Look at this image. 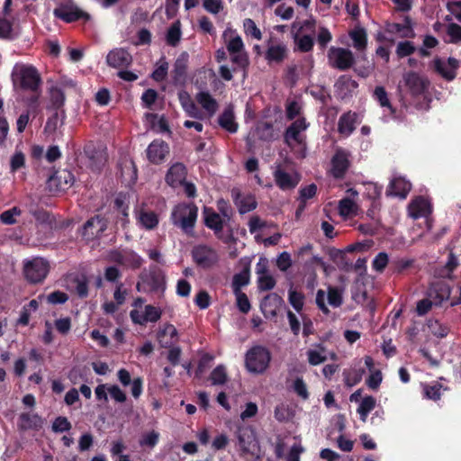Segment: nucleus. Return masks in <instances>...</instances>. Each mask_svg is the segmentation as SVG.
I'll list each match as a JSON object with an SVG mask.
<instances>
[{"mask_svg": "<svg viewBox=\"0 0 461 461\" xmlns=\"http://www.w3.org/2000/svg\"><path fill=\"white\" fill-rule=\"evenodd\" d=\"M186 176V168L184 164L182 163H175L170 167L168 169L167 176H166V182L173 186L176 187L177 185H181L185 183Z\"/></svg>", "mask_w": 461, "mask_h": 461, "instance_id": "nucleus-28", "label": "nucleus"}, {"mask_svg": "<svg viewBox=\"0 0 461 461\" xmlns=\"http://www.w3.org/2000/svg\"><path fill=\"white\" fill-rule=\"evenodd\" d=\"M256 136L265 141H270L275 139L274 126L271 122H258L255 129Z\"/></svg>", "mask_w": 461, "mask_h": 461, "instance_id": "nucleus-35", "label": "nucleus"}, {"mask_svg": "<svg viewBox=\"0 0 461 461\" xmlns=\"http://www.w3.org/2000/svg\"><path fill=\"white\" fill-rule=\"evenodd\" d=\"M50 102L55 110L59 109L65 103L64 92L58 86H51L50 89Z\"/></svg>", "mask_w": 461, "mask_h": 461, "instance_id": "nucleus-49", "label": "nucleus"}, {"mask_svg": "<svg viewBox=\"0 0 461 461\" xmlns=\"http://www.w3.org/2000/svg\"><path fill=\"white\" fill-rule=\"evenodd\" d=\"M193 83L200 92L208 91L209 84L213 85L216 88L220 82L212 68H202L194 73L193 77Z\"/></svg>", "mask_w": 461, "mask_h": 461, "instance_id": "nucleus-14", "label": "nucleus"}, {"mask_svg": "<svg viewBox=\"0 0 461 461\" xmlns=\"http://www.w3.org/2000/svg\"><path fill=\"white\" fill-rule=\"evenodd\" d=\"M169 153V147L167 142L161 140L152 141L147 149V157L153 164L161 163Z\"/></svg>", "mask_w": 461, "mask_h": 461, "instance_id": "nucleus-22", "label": "nucleus"}, {"mask_svg": "<svg viewBox=\"0 0 461 461\" xmlns=\"http://www.w3.org/2000/svg\"><path fill=\"white\" fill-rule=\"evenodd\" d=\"M330 65L340 71H346L353 68L356 59L353 52L346 48L331 47L328 51Z\"/></svg>", "mask_w": 461, "mask_h": 461, "instance_id": "nucleus-5", "label": "nucleus"}, {"mask_svg": "<svg viewBox=\"0 0 461 461\" xmlns=\"http://www.w3.org/2000/svg\"><path fill=\"white\" fill-rule=\"evenodd\" d=\"M391 264L393 267V271L400 274L411 267L413 264V260L408 258H398L393 260Z\"/></svg>", "mask_w": 461, "mask_h": 461, "instance_id": "nucleus-64", "label": "nucleus"}, {"mask_svg": "<svg viewBox=\"0 0 461 461\" xmlns=\"http://www.w3.org/2000/svg\"><path fill=\"white\" fill-rule=\"evenodd\" d=\"M168 69V63L165 60V58H162L159 60L158 67L153 71L151 77L158 82L163 81L167 75Z\"/></svg>", "mask_w": 461, "mask_h": 461, "instance_id": "nucleus-56", "label": "nucleus"}, {"mask_svg": "<svg viewBox=\"0 0 461 461\" xmlns=\"http://www.w3.org/2000/svg\"><path fill=\"white\" fill-rule=\"evenodd\" d=\"M210 380L212 385L223 384L227 381V371L223 365H219L211 373Z\"/></svg>", "mask_w": 461, "mask_h": 461, "instance_id": "nucleus-47", "label": "nucleus"}, {"mask_svg": "<svg viewBox=\"0 0 461 461\" xmlns=\"http://www.w3.org/2000/svg\"><path fill=\"white\" fill-rule=\"evenodd\" d=\"M53 14L56 18L66 23H73L79 19H83L87 22L91 19V15L88 13L81 10L72 2L60 5L59 7L54 9Z\"/></svg>", "mask_w": 461, "mask_h": 461, "instance_id": "nucleus-7", "label": "nucleus"}, {"mask_svg": "<svg viewBox=\"0 0 461 461\" xmlns=\"http://www.w3.org/2000/svg\"><path fill=\"white\" fill-rule=\"evenodd\" d=\"M234 203L240 214H245L255 210L258 206L256 196L252 194H235Z\"/></svg>", "mask_w": 461, "mask_h": 461, "instance_id": "nucleus-31", "label": "nucleus"}, {"mask_svg": "<svg viewBox=\"0 0 461 461\" xmlns=\"http://www.w3.org/2000/svg\"><path fill=\"white\" fill-rule=\"evenodd\" d=\"M411 189V184L403 177L393 178L386 190L387 194L405 199Z\"/></svg>", "mask_w": 461, "mask_h": 461, "instance_id": "nucleus-27", "label": "nucleus"}, {"mask_svg": "<svg viewBox=\"0 0 461 461\" xmlns=\"http://www.w3.org/2000/svg\"><path fill=\"white\" fill-rule=\"evenodd\" d=\"M271 353L263 346H254L248 350L245 365L249 372L253 374L264 373L270 363Z\"/></svg>", "mask_w": 461, "mask_h": 461, "instance_id": "nucleus-3", "label": "nucleus"}, {"mask_svg": "<svg viewBox=\"0 0 461 461\" xmlns=\"http://www.w3.org/2000/svg\"><path fill=\"white\" fill-rule=\"evenodd\" d=\"M307 128V124L305 122V119H297L294 122L291 123L290 126L287 127L285 132L284 134L285 142L287 145H291V140H294L296 143H301V131H304Z\"/></svg>", "mask_w": 461, "mask_h": 461, "instance_id": "nucleus-30", "label": "nucleus"}, {"mask_svg": "<svg viewBox=\"0 0 461 461\" xmlns=\"http://www.w3.org/2000/svg\"><path fill=\"white\" fill-rule=\"evenodd\" d=\"M141 283L137 284L139 292H150L163 294L166 290V276L158 267H150L147 273H142L140 276Z\"/></svg>", "mask_w": 461, "mask_h": 461, "instance_id": "nucleus-2", "label": "nucleus"}, {"mask_svg": "<svg viewBox=\"0 0 461 461\" xmlns=\"http://www.w3.org/2000/svg\"><path fill=\"white\" fill-rule=\"evenodd\" d=\"M374 98L379 103L382 107H386L389 109L391 114H394L396 110L391 104V102L388 97V94L384 86H376L375 88Z\"/></svg>", "mask_w": 461, "mask_h": 461, "instance_id": "nucleus-41", "label": "nucleus"}, {"mask_svg": "<svg viewBox=\"0 0 461 461\" xmlns=\"http://www.w3.org/2000/svg\"><path fill=\"white\" fill-rule=\"evenodd\" d=\"M181 39V23L176 21L168 28L166 34V41L169 46L176 47Z\"/></svg>", "mask_w": 461, "mask_h": 461, "instance_id": "nucleus-42", "label": "nucleus"}, {"mask_svg": "<svg viewBox=\"0 0 461 461\" xmlns=\"http://www.w3.org/2000/svg\"><path fill=\"white\" fill-rule=\"evenodd\" d=\"M448 68H446L445 64L439 59H436L434 60L435 70L441 75L447 81H452L456 77V69L459 67V61L453 58L449 57L447 59Z\"/></svg>", "mask_w": 461, "mask_h": 461, "instance_id": "nucleus-25", "label": "nucleus"}, {"mask_svg": "<svg viewBox=\"0 0 461 461\" xmlns=\"http://www.w3.org/2000/svg\"><path fill=\"white\" fill-rule=\"evenodd\" d=\"M274 179L276 185L283 191L293 190L300 181L297 176H292L280 167L274 172Z\"/></svg>", "mask_w": 461, "mask_h": 461, "instance_id": "nucleus-29", "label": "nucleus"}, {"mask_svg": "<svg viewBox=\"0 0 461 461\" xmlns=\"http://www.w3.org/2000/svg\"><path fill=\"white\" fill-rule=\"evenodd\" d=\"M236 295V303L238 309L242 313H248L251 308L249 300L246 294L242 293L241 291H236L234 292Z\"/></svg>", "mask_w": 461, "mask_h": 461, "instance_id": "nucleus-54", "label": "nucleus"}, {"mask_svg": "<svg viewBox=\"0 0 461 461\" xmlns=\"http://www.w3.org/2000/svg\"><path fill=\"white\" fill-rule=\"evenodd\" d=\"M428 328L434 336L440 339L447 337L449 332V328L438 320H429L428 321Z\"/></svg>", "mask_w": 461, "mask_h": 461, "instance_id": "nucleus-45", "label": "nucleus"}, {"mask_svg": "<svg viewBox=\"0 0 461 461\" xmlns=\"http://www.w3.org/2000/svg\"><path fill=\"white\" fill-rule=\"evenodd\" d=\"M20 214H21V210L17 207H13L10 210H6V211L3 212L0 215V220L5 224L12 225V224L15 223V221H16L14 219V216L20 215Z\"/></svg>", "mask_w": 461, "mask_h": 461, "instance_id": "nucleus-59", "label": "nucleus"}, {"mask_svg": "<svg viewBox=\"0 0 461 461\" xmlns=\"http://www.w3.org/2000/svg\"><path fill=\"white\" fill-rule=\"evenodd\" d=\"M451 288L447 284H437L429 289V295L433 298L434 304L439 305L449 299Z\"/></svg>", "mask_w": 461, "mask_h": 461, "instance_id": "nucleus-34", "label": "nucleus"}, {"mask_svg": "<svg viewBox=\"0 0 461 461\" xmlns=\"http://www.w3.org/2000/svg\"><path fill=\"white\" fill-rule=\"evenodd\" d=\"M459 262L457 260V258L455 256L453 252H450L447 257V261L445 264V271L447 274L445 275L447 278H452V273L456 270V268L458 267Z\"/></svg>", "mask_w": 461, "mask_h": 461, "instance_id": "nucleus-60", "label": "nucleus"}, {"mask_svg": "<svg viewBox=\"0 0 461 461\" xmlns=\"http://www.w3.org/2000/svg\"><path fill=\"white\" fill-rule=\"evenodd\" d=\"M75 177L68 170L56 171L47 180V187L50 192H60L68 189L74 184Z\"/></svg>", "mask_w": 461, "mask_h": 461, "instance_id": "nucleus-10", "label": "nucleus"}, {"mask_svg": "<svg viewBox=\"0 0 461 461\" xmlns=\"http://www.w3.org/2000/svg\"><path fill=\"white\" fill-rule=\"evenodd\" d=\"M349 38L352 40L353 48L359 52L358 59L366 60V50L367 47V33L365 28L361 26H355L348 32Z\"/></svg>", "mask_w": 461, "mask_h": 461, "instance_id": "nucleus-20", "label": "nucleus"}, {"mask_svg": "<svg viewBox=\"0 0 461 461\" xmlns=\"http://www.w3.org/2000/svg\"><path fill=\"white\" fill-rule=\"evenodd\" d=\"M416 51L414 43L411 41H400L397 44L395 53L398 59H403L409 57Z\"/></svg>", "mask_w": 461, "mask_h": 461, "instance_id": "nucleus-46", "label": "nucleus"}, {"mask_svg": "<svg viewBox=\"0 0 461 461\" xmlns=\"http://www.w3.org/2000/svg\"><path fill=\"white\" fill-rule=\"evenodd\" d=\"M106 229L107 221L101 215H95L84 223L81 229V236L86 240H93L100 238Z\"/></svg>", "mask_w": 461, "mask_h": 461, "instance_id": "nucleus-9", "label": "nucleus"}, {"mask_svg": "<svg viewBox=\"0 0 461 461\" xmlns=\"http://www.w3.org/2000/svg\"><path fill=\"white\" fill-rule=\"evenodd\" d=\"M43 423V419L37 413L22 412L18 417L17 428L20 431L39 430Z\"/></svg>", "mask_w": 461, "mask_h": 461, "instance_id": "nucleus-23", "label": "nucleus"}, {"mask_svg": "<svg viewBox=\"0 0 461 461\" xmlns=\"http://www.w3.org/2000/svg\"><path fill=\"white\" fill-rule=\"evenodd\" d=\"M389 258L387 253L379 252L372 262V267L378 273H383L388 265Z\"/></svg>", "mask_w": 461, "mask_h": 461, "instance_id": "nucleus-52", "label": "nucleus"}, {"mask_svg": "<svg viewBox=\"0 0 461 461\" xmlns=\"http://www.w3.org/2000/svg\"><path fill=\"white\" fill-rule=\"evenodd\" d=\"M447 35L450 37V42L456 44L461 41V26L457 23H450L447 26Z\"/></svg>", "mask_w": 461, "mask_h": 461, "instance_id": "nucleus-63", "label": "nucleus"}, {"mask_svg": "<svg viewBox=\"0 0 461 461\" xmlns=\"http://www.w3.org/2000/svg\"><path fill=\"white\" fill-rule=\"evenodd\" d=\"M375 404H376V401L371 395L365 396L362 399V401L357 410V413L360 416V420L362 421L365 422L366 420L368 414L375 409Z\"/></svg>", "mask_w": 461, "mask_h": 461, "instance_id": "nucleus-38", "label": "nucleus"}, {"mask_svg": "<svg viewBox=\"0 0 461 461\" xmlns=\"http://www.w3.org/2000/svg\"><path fill=\"white\" fill-rule=\"evenodd\" d=\"M294 42L301 52H309L312 50L314 46V40L312 35L299 36L298 32L294 35Z\"/></svg>", "mask_w": 461, "mask_h": 461, "instance_id": "nucleus-44", "label": "nucleus"}, {"mask_svg": "<svg viewBox=\"0 0 461 461\" xmlns=\"http://www.w3.org/2000/svg\"><path fill=\"white\" fill-rule=\"evenodd\" d=\"M139 221L147 230H152L158 224V215L152 211H141L139 214Z\"/></svg>", "mask_w": 461, "mask_h": 461, "instance_id": "nucleus-43", "label": "nucleus"}, {"mask_svg": "<svg viewBox=\"0 0 461 461\" xmlns=\"http://www.w3.org/2000/svg\"><path fill=\"white\" fill-rule=\"evenodd\" d=\"M12 77H16L20 81V86L24 90H30L36 93L41 86V77L38 70L29 65L16 64L14 68Z\"/></svg>", "mask_w": 461, "mask_h": 461, "instance_id": "nucleus-4", "label": "nucleus"}, {"mask_svg": "<svg viewBox=\"0 0 461 461\" xmlns=\"http://www.w3.org/2000/svg\"><path fill=\"white\" fill-rule=\"evenodd\" d=\"M432 212L429 201L424 196L419 195L411 201L408 205V213L414 220L426 218Z\"/></svg>", "mask_w": 461, "mask_h": 461, "instance_id": "nucleus-15", "label": "nucleus"}, {"mask_svg": "<svg viewBox=\"0 0 461 461\" xmlns=\"http://www.w3.org/2000/svg\"><path fill=\"white\" fill-rule=\"evenodd\" d=\"M232 65L245 71L249 65V55L246 50H241L234 53V59H232Z\"/></svg>", "mask_w": 461, "mask_h": 461, "instance_id": "nucleus-55", "label": "nucleus"}, {"mask_svg": "<svg viewBox=\"0 0 461 461\" xmlns=\"http://www.w3.org/2000/svg\"><path fill=\"white\" fill-rule=\"evenodd\" d=\"M316 349H309L306 354L308 357V362L311 366H318L321 363H324L327 360V357L325 355L326 348L322 344H318Z\"/></svg>", "mask_w": 461, "mask_h": 461, "instance_id": "nucleus-39", "label": "nucleus"}, {"mask_svg": "<svg viewBox=\"0 0 461 461\" xmlns=\"http://www.w3.org/2000/svg\"><path fill=\"white\" fill-rule=\"evenodd\" d=\"M188 67V54L186 52L181 53L176 59L172 75V83L175 86H183L186 81Z\"/></svg>", "mask_w": 461, "mask_h": 461, "instance_id": "nucleus-17", "label": "nucleus"}, {"mask_svg": "<svg viewBox=\"0 0 461 461\" xmlns=\"http://www.w3.org/2000/svg\"><path fill=\"white\" fill-rule=\"evenodd\" d=\"M350 153L341 148L336 149L330 160V173L336 179H343L350 167Z\"/></svg>", "mask_w": 461, "mask_h": 461, "instance_id": "nucleus-8", "label": "nucleus"}, {"mask_svg": "<svg viewBox=\"0 0 461 461\" xmlns=\"http://www.w3.org/2000/svg\"><path fill=\"white\" fill-rule=\"evenodd\" d=\"M84 153L91 161L90 167L92 169L99 171L104 165V158L101 152L97 151L93 146H86Z\"/></svg>", "mask_w": 461, "mask_h": 461, "instance_id": "nucleus-37", "label": "nucleus"}, {"mask_svg": "<svg viewBox=\"0 0 461 461\" xmlns=\"http://www.w3.org/2000/svg\"><path fill=\"white\" fill-rule=\"evenodd\" d=\"M196 100L210 114H213L217 111V102L211 96L208 91H200L196 95Z\"/></svg>", "mask_w": 461, "mask_h": 461, "instance_id": "nucleus-36", "label": "nucleus"}, {"mask_svg": "<svg viewBox=\"0 0 461 461\" xmlns=\"http://www.w3.org/2000/svg\"><path fill=\"white\" fill-rule=\"evenodd\" d=\"M182 105L185 112L192 117L197 118L199 114V111L195 105V104L189 98L186 94L179 95Z\"/></svg>", "mask_w": 461, "mask_h": 461, "instance_id": "nucleus-51", "label": "nucleus"}, {"mask_svg": "<svg viewBox=\"0 0 461 461\" xmlns=\"http://www.w3.org/2000/svg\"><path fill=\"white\" fill-rule=\"evenodd\" d=\"M294 391L296 393V394L303 399H308L309 398V393L307 390L306 384L301 377H297L293 385Z\"/></svg>", "mask_w": 461, "mask_h": 461, "instance_id": "nucleus-62", "label": "nucleus"}, {"mask_svg": "<svg viewBox=\"0 0 461 461\" xmlns=\"http://www.w3.org/2000/svg\"><path fill=\"white\" fill-rule=\"evenodd\" d=\"M405 86L412 96L422 95L429 86V81L417 72L409 71L403 74Z\"/></svg>", "mask_w": 461, "mask_h": 461, "instance_id": "nucleus-11", "label": "nucleus"}, {"mask_svg": "<svg viewBox=\"0 0 461 461\" xmlns=\"http://www.w3.org/2000/svg\"><path fill=\"white\" fill-rule=\"evenodd\" d=\"M304 300L305 295L302 292L294 289L293 285H291L288 290V301L297 312L303 310Z\"/></svg>", "mask_w": 461, "mask_h": 461, "instance_id": "nucleus-40", "label": "nucleus"}, {"mask_svg": "<svg viewBox=\"0 0 461 461\" xmlns=\"http://www.w3.org/2000/svg\"><path fill=\"white\" fill-rule=\"evenodd\" d=\"M334 86L337 95L341 99H345L352 96L355 90L358 87V83L350 76L342 75L337 79Z\"/></svg>", "mask_w": 461, "mask_h": 461, "instance_id": "nucleus-24", "label": "nucleus"}, {"mask_svg": "<svg viewBox=\"0 0 461 461\" xmlns=\"http://www.w3.org/2000/svg\"><path fill=\"white\" fill-rule=\"evenodd\" d=\"M107 64L114 68H128L132 63V56L123 48H116L106 56Z\"/></svg>", "mask_w": 461, "mask_h": 461, "instance_id": "nucleus-16", "label": "nucleus"}, {"mask_svg": "<svg viewBox=\"0 0 461 461\" xmlns=\"http://www.w3.org/2000/svg\"><path fill=\"white\" fill-rule=\"evenodd\" d=\"M238 438L244 451L249 452L251 448L256 447V433L250 427L239 429Z\"/></svg>", "mask_w": 461, "mask_h": 461, "instance_id": "nucleus-33", "label": "nucleus"}, {"mask_svg": "<svg viewBox=\"0 0 461 461\" xmlns=\"http://www.w3.org/2000/svg\"><path fill=\"white\" fill-rule=\"evenodd\" d=\"M276 280L270 275H262L258 278V286L261 291H269L276 286Z\"/></svg>", "mask_w": 461, "mask_h": 461, "instance_id": "nucleus-57", "label": "nucleus"}, {"mask_svg": "<svg viewBox=\"0 0 461 461\" xmlns=\"http://www.w3.org/2000/svg\"><path fill=\"white\" fill-rule=\"evenodd\" d=\"M204 224L214 230V233L219 239H221L225 243L230 242V234L224 237L221 236L222 221L221 216L216 213L212 209L204 207L203 209Z\"/></svg>", "mask_w": 461, "mask_h": 461, "instance_id": "nucleus-18", "label": "nucleus"}, {"mask_svg": "<svg viewBox=\"0 0 461 461\" xmlns=\"http://www.w3.org/2000/svg\"><path fill=\"white\" fill-rule=\"evenodd\" d=\"M161 314H162V312H161L160 309H158L155 306H152L150 304L145 306L144 316H145L146 322L158 321L160 319Z\"/></svg>", "mask_w": 461, "mask_h": 461, "instance_id": "nucleus-58", "label": "nucleus"}, {"mask_svg": "<svg viewBox=\"0 0 461 461\" xmlns=\"http://www.w3.org/2000/svg\"><path fill=\"white\" fill-rule=\"evenodd\" d=\"M442 384L434 382L431 384H425L423 387L424 396L429 400L438 401L441 397Z\"/></svg>", "mask_w": 461, "mask_h": 461, "instance_id": "nucleus-48", "label": "nucleus"}, {"mask_svg": "<svg viewBox=\"0 0 461 461\" xmlns=\"http://www.w3.org/2000/svg\"><path fill=\"white\" fill-rule=\"evenodd\" d=\"M250 263L251 261L248 258H243L239 261L237 268H239L240 272L232 276V287L234 288V292L240 291L242 286L249 284L250 277Z\"/></svg>", "mask_w": 461, "mask_h": 461, "instance_id": "nucleus-19", "label": "nucleus"}, {"mask_svg": "<svg viewBox=\"0 0 461 461\" xmlns=\"http://www.w3.org/2000/svg\"><path fill=\"white\" fill-rule=\"evenodd\" d=\"M198 208L193 203H179L173 209L170 220L173 225L182 231L194 236V228L196 222Z\"/></svg>", "mask_w": 461, "mask_h": 461, "instance_id": "nucleus-1", "label": "nucleus"}, {"mask_svg": "<svg viewBox=\"0 0 461 461\" xmlns=\"http://www.w3.org/2000/svg\"><path fill=\"white\" fill-rule=\"evenodd\" d=\"M49 269L48 261L41 258H34L25 262L23 267L25 278L32 284L42 282L46 278Z\"/></svg>", "mask_w": 461, "mask_h": 461, "instance_id": "nucleus-6", "label": "nucleus"}, {"mask_svg": "<svg viewBox=\"0 0 461 461\" xmlns=\"http://www.w3.org/2000/svg\"><path fill=\"white\" fill-rule=\"evenodd\" d=\"M283 303V298L277 294L272 293L262 299L260 309L266 318H272L277 315V311Z\"/></svg>", "mask_w": 461, "mask_h": 461, "instance_id": "nucleus-21", "label": "nucleus"}, {"mask_svg": "<svg viewBox=\"0 0 461 461\" xmlns=\"http://www.w3.org/2000/svg\"><path fill=\"white\" fill-rule=\"evenodd\" d=\"M71 423L68 418L59 416L52 423V430L56 433H62L71 429Z\"/></svg>", "mask_w": 461, "mask_h": 461, "instance_id": "nucleus-53", "label": "nucleus"}, {"mask_svg": "<svg viewBox=\"0 0 461 461\" xmlns=\"http://www.w3.org/2000/svg\"><path fill=\"white\" fill-rule=\"evenodd\" d=\"M192 257L194 261L203 268H208L217 261L216 252L204 245L194 247L192 250Z\"/></svg>", "mask_w": 461, "mask_h": 461, "instance_id": "nucleus-13", "label": "nucleus"}, {"mask_svg": "<svg viewBox=\"0 0 461 461\" xmlns=\"http://www.w3.org/2000/svg\"><path fill=\"white\" fill-rule=\"evenodd\" d=\"M384 30L390 34H399L403 39H413L416 36L414 22L409 15L403 17V23H386Z\"/></svg>", "mask_w": 461, "mask_h": 461, "instance_id": "nucleus-12", "label": "nucleus"}, {"mask_svg": "<svg viewBox=\"0 0 461 461\" xmlns=\"http://www.w3.org/2000/svg\"><path fill=\"white\" fill-rule=\"evenodd\" d=\"M357 114L348 111L340 115L338 122V131L344 137H348L356 129Z\"/></svg>", "mask_w": 461, "mask_h": 461, "instance_id": "nucleus-26", "label": "nucleus"}, {"mask_svg": "<svg viewBox=\"0 0 461 461\" xmlns=\"http://www.w3.org/2000/svg\"><path fill=\"white\" fill-rule=\"evenodd\" d=\"M243 27L247 36H251L258 41L262 39V33L252 19H245L243 22Z\"/></svg>", "mask_w": 461, "mask_h": 461, "instance_id": "nucleus-50", "label": "nucleus"}, {"mask_svg": "<svg viewBox=\"0 0 461 461\" xmlns=\"http://www.w3.org/2000/svg\"><path fill=\"white\" fill-rule=\"evenodd\" d=\"M355 203L350 198H343L339 202V214L348 216L353 212Z\"/></svg>", "mask_w": 461, "mask_h": 461, "instance_id": "nucleus-61", "label": "nucleus"}, {"mask_svg": "<svg viewBox=\"0 0 461 461\" xmlns=\"http://www.w3.org/2000/svg\"><path fill=\"white\" fill-rule=\"evenodd\" d=\"M287 52L288 50L285 44L271 45L266 51L265 59L268 64H279L286 59Z\"/></svg>", "mask_w": 461, "mask_h": 461, "instance_id": "nucleus-32", "label": "nucleus"}]
</instances>
